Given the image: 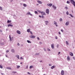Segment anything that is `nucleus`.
I'll return each instance as SVG.
<instances>
[{
  "instance_id": "obj_1",
  "label": "nucleus",
  "mask_w": 75,
  "mask_h": 75,
  "mask_svg": "<svg viewBox=\"0 0 75 75\" xmlns=\"http://www.w3.org/2000/svg\"><path fill=\"white\" fill-rule=\"evenodd\" d=\"M70 1L71 3H72L74 5V6L75 7V2L74 1V0H70Z\"/></svg>"
},
{
  "instance_id": "obj_2",
  "label": "nucleus",
  "mask_w": 75,
  "mask_h": 75,
  "mask_svg": "<svg viewBox=\"0 0 75 75\" xmlns=\"http://www.w3.org/2000/svg\"><path fill=\"white\" fill-rule=\"evenodd\" d=\"M50 12V11L49 10V9H47L46 10V13L47 14H49V13Z\"/></svg>"
},
{
  "instance_id": "obj_3",
  "label": "nucleus",
  "mask_w": 75,
  "mask_h": 75,
  "mask_svg": "<svg viewBox=\"0 0 75 75\" xmlns=\"http://www.w3.org/2000/svg\"><path fill=\"white\" fill-rule=\"evenodd\" d=\"M30 37L31 38H35V36L33 35H30Z\"/></svg>"
},
{
  "instance_id": "obj_4",
  "label": "nucleus",
  "mask_w": 75,
  "mask_h": 75,
  "mask_svg": "<svg viewBox=\"0 0 75 75\" xmlns=\"http://www.w3.org/2000/svg\"><path fill=\"white\" fill-rule=\"evenodd\" d=\"M9 38H10V41H11L12 40H13V37H12V38H11L10 36V35H9Z\"/></svg>"
},
{
  "instance_id": "obj_5",
  "label": "nucleus",
  "mask_w": 75,
  "mask_h": 75,
  "mask_svg": "<svg viewBox=\"0 0 75 75\" xmlns=\"http://www.w3.org/2000/svg\"><path fill=\"white\" fill-rule=\"evenodd\" d=\"M52 5V4H47V5L49 7H51Z\"/></svg>"
},
{
  "instance_id": "obj_6",
  "label": "nucleus",
  "mask_w": 75,
  "mask_h": 75,
  "mask_svg": "<svg viewBox=\"0 0 75 75\" xmlns=\"http://www.w3.org/2000/svg\"><path fill=\"white\" fill-rule=\"evenodd\" d=\"M54 24L56 25V27H58V25H57V22L55 21H54Z\"/></svg>"
},
{
  "instance_id": "obj_7",
  "label": "nucleus",
  "mask_w": 75,
  "mask_h": 75,
  "mask_svg": "<svg viewBox=\"0 0 75 75\" xmlns=\"http://www.w3.org/2000/svg\"><path fill=\"white\" fill-rule=\"evenodd\" d=\"M69 21L65 23V25H67V26L69 25Z\"/></svg>"
},
{
  "instance_id": "obj_8",
  "label": "nucleus",
  "mask_w": 75,
  "mask_h": 75,
  "mask_svg": "<svg viewBox=\"0 0 75 75\" xmlns=\"http://www.w3.org/2000/svg\"><path fill=\"white\" fill-rule=\"evenodd\" d=\"M16 32L18 34H21V32L18 30H17Z\"/></svg>"
},
{
  "instance_id": "obj_9",
  "label": "nucleus",
  "mask_w": 75,
  "mask_h": 75,
  "mask_svg": "<svg viewBox=\"0 0 75 75\" xmlns=\"http://www.w3.org/2000/svg\"><path fill=\"white\" fill-rule=\"evenodd\" d=\"M52 7L53 8L54 10H56V8H57V7L55 6L54 5H52Z\"/></svg>"
},
{
  "instance_id": "obj_10",
  "label": "nucleus",
  "mask_w": 75,
  "mask_h": 75,
  "mask_svg": "<svg viewBox=\"0 0 75 75\" xmlns=\"http://www.w3.org/2000/svg\"><path fill=\"white\" fill-rule=\"evenodd\" d=\"M61 75H64V70H62L61 73Z\"/></svg>"
},
{
  "instance_id": "obj_11",
  "label": "nucleus",
  "mask_w": 75,
  "mask_h": 75,
  "mask_svg": "<svg viewBox=\"0 0 75 75\" xmlns=\"http://www.w3.org/2000/svg\"><path fill=\"white\" fill-rule=\"evenodd\" d=\"M41 13L42 15H46L45 13L44 12H41Z\"/></svg>"
},
{
  "instance_id": "obj_12",
  "label": "nucleus",
  "mask_w": 75,
  "mask_h": 75,
  "mask_svg": "<svg viewBox=\"0 0 75 75\" xmlns=\"http://www.w3.org/2000/svg\"><path fill=\"white\" fill-rule=\"evenodd\" d=\"M45 25H47L48 23V21H45Z\"/></svg>"
},
{
  "instance_id": "obj_13",
  "label": "nucleus",
  "mask_w": 75,
  "mask_h": 75,
  "mask_svg": "<svg viewBox=\"0 0 75 75\" xmlns=\"http://www.w3.org/2000/svg\"><path fill=\"white\" fill-rule=\"evenodd\" d=\"M13 25L11 24H9L8 25V27H9L10 26V27H13Z\"/></svg>"
},
{
  "instance_id": "obj_14",
  "label": "nucleus",
  "mask_w": 75,
  "mask_h": 75,
  "mask_svg": "<svg viewBox=\"0 0 75 75\" xmlns=\"http://www.w3.org/2000/svg\"><path fill=\"white\" fill-rule=\"evenodd\" d=\"M70 55H71V56H72V57L74 56V54H73V53L71 52H70Z\"/></svg>"
},
{
  "instance_id": "obj_15",
  "label": "nucleus",
  "mask_w": 75,
  "mask_h": 75,
  "mask_svg": "<svg viewBox=\"0 0 75 75\" xmlns=\"http://www.w3.org/2000/svg\"><path fill=\"white\" fill-rule=\"evenodd\" d=\"M67 60L68 61H70V58L69 57V56H68L67 57Z\"/></svg>"
},
{
  "instance_id": "obj_16",
  "label": "nucleus",
  "mask_w": 75,
  "mask_h": 75,
  "mask_svg": "<svg viewBox=\"0 0 75 75\" xmlns=\"http://www.w3.org/2000/svg\"><path fill=\"white\" fill-rule=\"evenodd\" d=\"M15 57H17L18 59H20V58H19V55H16L15 56Z\"/></svg>"
},
{
  "instance_id": "obj_17",
  "label": "nucleus",
  "mask_w": 75,
  "mask_h": 75,
  "mask_svg": "<svg viewBox=\"0 0 75 75\" xmlns=\"http://www.w3.org/2000/svg\"><path fill=\"white\" fill-rule=\"evenodd\" d=\"M54 44H52L51 45V47L52 49H54Z\"/></svg>"
},
{
  "instance_id": "obj_18",
  "label": "nucleus",
  "mask_w": 75,
  "mask_h": 75,
  "mask_svg": "<svg viewBox=\"0 0 75 75\" xmlns=\"http://www.w3.org/2000/svg\"><path fill=\"white\" fill-rule=\"evenodd\" d=\"M37 2L38 3H39V4H42V2L41 1H38Z\"/></svg>"
},
{
  "instance_id": "obj_19",
  "label": "nucleus",
  "mask_w": 75,
  "mask_h": 75,
  "mask_svg": "<svg viewBox=\"0 0 75 75\" xmlns=\"http://www.w3.org/2000/svg\"><path fill=\"white\" fill-rule=\"evenodd\" d=\"M11 51H12V52H13V53H14V52H15V51L14 50V49L12 50Z\"/></svg>"
},
{
  "instance_id": "obj_20",
  "label": "nucleus",
  "mask_w": 75,
  "mask_h": 75,
  "mask_svg": "<svg viewBox=\"0 0 75 75\" xmlns=\"http://www.w3.org/2000/svg\"><path fill=\"white\" fill-rule=\"evenodd\" d=\"M54 68L55 66H53L51 67V69H54Z\"/></svg>"
},
{
  "instance_id": "obj_21",
  "label": "nucleus",
  "mask_w": 75,
  "mask_h": 75,
  "mask_svg": "<svg viewBox=\"0 0 75 75\" xmlns=\"http://www.w3.org/2000/svg\"><path fill=\"white\" fill-rule=\"evenodd\" d=\"M7 69H11V68L10 67H8L6 68Z\"/></svg>"
},
{
  "instance_id": "obj_22",
  "label": "nucleus",
  "mask_w": 75,
  "mask_h": 75,
  "mask_svg": "<svg viewBox=\"0 0 75 75\" xmlns=\"http://www.w3.org/2000/svg\"><path fill=\"white\" fill-rule=\"evenodd\" d=\"M27 31L28 33H29V32H30V29H28L27 30Z\"/></svg>"
},
{
  "instance_id": "obj_23",
  "label": "nucleus",
  "mask_w": 75,
  "mask_h": 75,
  "mask_svg": "<svg viewBox=\"0 0 75 75\" xmlns=\"http://www.w3.org/2000/svg\"><path fill=\"white\" fill-rule=\"evenodd\" d=\"M69 16H70L71 17H72V18L74 17V16H72V14H69Z\"/></svg>"
},
{
  "instance_id": "obj_24",
  "label": "nucleus",
  "mask_w": 75,
  "mask_h": 75,
  "mask_svg": "<svg viewBox=\"0 0 75 75\" xmlns=\"http://www.w3.org/2000/svg\"><path fill=\"white\" fill-rule=\"evenodd\" d=\"M27 42H28V43H31V42H30V41L28 40H27Z\"/></svg>"
},
{
  "instance_id": "obj_25",
  "label": "nucleus",
  "mask_w": 75,
  "mask_h": 75,
  "mask_svg": "<svg viewBox=\"0 0 75 75\" xmlns=\"http://www.w3.org/2000/svg\"><path fill=\"white\" fill-rule=\"evenodd\" d=\"M66 44H67V45H69V43H68V41H66Z\"/></svg>"
},
{
  "instance_id": "obj_26",
  "label": "nucleus",
  "mask_w": 75,
  "mask_h": 75,
  "mask_svg": "<svg viewBox=\"0 0 75 75\" xmlns=\"http://www.w3.org/2000/svg\"><path fill=\"white\" fill-rule=\"evenodd\" d=\"M23 6L24 7H27V5L25 4H23Z\"/></svg>"
},
{
  "instance_id": "obj_27",
  "label": "nucleus",
  "mask_w": 75,
  "mask_h": 75,
  "mask_svg": "<svg viewBox=\"0 0 75 75\" xmlns=\"http://www.w3.org/2000/svg\"><path fill=\"white\" fill-rule=\"evenodd\" d=\"M40 54L39 53H36V54H35V55H39Z\"/></svg>"
},
{
  "instance_id": "obj_28",
  "label": "nucleus",
  "mask_w": 75,
  "mask_h": 75,
  "mask_svg": "<svg viewBox=\"0 0 75 75\" xmlns=\"http://www.w3.org/2000/svg\"><path fill=\"white\" fill-rule=\"evenodd\" d=\"M67 4H69V3H70V2H69V1H67Z\"/></svg>"
},
{
  "instance_id": "obj_29",
  "label": "nucleus",
  "mask_w": 75,
  "mask_h": 75,
  "mask_svg": "<svg viewBox=\"0 0 75 75\" xmlns=\"http://www.w3.org/2000/svg\"><path fill=\"white\" fill-rule=\"evenodd\" d=\"M30 12H28V13H27V15H28L29 14V15H30Z\"/></svg>"
},
{
  "instance_id": "obj_30",
  "label": "nucleus",
  "mask_w": 75,
  "mask_h": 75,
  "mask_svg": "<svg viewBox=\"0 0 75 75\" xmlns=\"http://www.w3.org/2000/svg\"><path fill=\"white\" fill-rule=\"evenodd\" d=\"M38 12H37V11H35V14H38Z\"/></svg>"
},
{
  "instance_id": "obj_31",
  "label": "nucleus",
  "mask_w": 75,
  "mask_h": 75,
  "mask_svg": "<svg viewBox=\"0 0 75 75\" xmlns=\"http://www.w3.org/2000/svg\"><path fill=\"white\" fill-rule=\"evenodd\" d=\"M60 21H62V18H60Z\"/></svg>"
},
{
  "instance_id": "obj_32",
  "label": "nucleus",
  "mask_w": 75,
  "mask_h": 75,
  "mask_svg": "<svg viewBox=\"0 0 75 75\" xmlns=\"http://www.w3.org/2000/svg\"><path fill=\"white\" fill-rule=\"evenodd\" d=\"M0 10H3V8H2L0 6Z\"/></svg>"
},
{
  "instance_id": "obj_33",
  "label": "nucleus",
  "mask_w": 75,
  "mask_h": 75,
  "mask_svg": "<svg viewBox=\"0 0 75 75\" xmlns=\"http://www.w3.org/2000/svg\"><path fill=\"white\" fill-rule=\"evenodd\" d=\"M12 73H13V74H16V73H17V72L16 71H13L12 72Z\"/></svg>"
},
{
  "instance_id": "obj_34",
  "label": "nucleus",
  "mask_w": 75,
  "mask_h": 75,
  "mask_svg": "<svg viewBox=\"0 0 75 75\" xmlns=\"http://www.w3.org/2000/svg\"><path fill=\"white\" fill-rule=\"evenodd\" d=\"M66 14L67 15H68L69 14V13H68V11H67L66 12Z\"/></svg>"
},
{
  "instance_id": "obj_35",
  "label": "nucleus",
  "mask_w": 75,
  "mask_h": 75,
  "mask_svg": "<svg viewBox=\"0 0 75 75\" xmlns=\"http://www.w3.org/2000/svg\"><path fill=\"white\" fill-rule=\"evenodd\" d=\"M30 34H31V35H33V32L31 31H30Z\"/></svg>"
},
{
  "instance_id": "obj_36",
  "label": "nucleus",
  "mask_w": 75,
  "mask_h": 75,
  "mask_svg": "<svg viewBox=\"0 0 75 75\" xmlns=\"http://www.w3.org/2000/svg\"><path fill=\"white\" fill-rule=\"evenodd\" d=\"M7 23H10V21H9V20H8Z\"/></svg>"
},
{
  "instance_id": "obj_37",
  "label": "nucleus",
  "mask_w": 75,
  "mask_h": 75,
  "mask_svg": "<svg viewBox=\"0 0 75 75\" xmlns=\"http://www.w3.org/2000/svg\"><path fill=\"white\" fill-rule=\"evenodd\" d=\"M33 68V66H30V69H31V68Z\"/></svg>"
},
{
  "instance_id": "obj_38",
  "label": "nucleus",
  "mask_w": 75,
  "mask_h": 75,
  "mask_svg": "<svg viewBox=\"0 0 75 75\" xmlns=\"http://www.w3.org/2000/svg\"><path fill=\"white\" fill-rule=\"evenodd\" d=\"M0 68L2 69L3 68V67L1 65H0Z\"/></svg>"
},
{
  "instance_id": "obj_39",
  "label": "nucleus",
  "mask_w": 75,
  "mask_h": 75,
  "mask_svg": "<svg viewBox=\"0 0 75 75\" xmlns=\"http://www.w3.org/2000/svg\"><path fill=\"white\" fill-rule=\"evenodd\" d=\"M20 66H18L17 67V68H18H18H20Z\"/></svg>"
},
{
  "instance_id": "obj_40",
  "label": "nucleus",
  "mask_w": 75,
  "mask_h": 75,
  "mask_svg": "<svg viewBox=\"0 0 75 75\" xmlns=\"http://www.w3.org/2000/svg\"><path fill=\"white\" fill-rule=\"evenodd\" d=\"M38 12H39L40 13H41V11H40V10L38 11Z\"/></svg>"
},
{
  "instance_id": "obj_41",
  "label": "nucleus",
  "mask_w": 75,
  "mask_h": 75,
  "mask_svg": "<svg viewBox=\"0 0 75 75\" xmlns=\"http://www.w3.org/2000/svg\"><path fill=\"white\" fill-rule=\"evenodd\" d=\"M47 51H51L50 49H49L48 48L47 49Z\"/></svg>"
},
{
  "instance_id": "obj_42",
  "label": "nucleus",
  "mask_w": 75,
  "mask_h": 75,
  "mask_svg": "<svg viewBox=\"0 0 75 75\" xmlns=\"http://www.w3.org/2000/svg\"><path fill=\"white\" fill-rule=\"evenodd\" d=\"M43 50L45 51H47V50H46V49H45V48H44Z\"/></svg>"
},
{
  "instance_id": "obj_43",
  "label": "nucleus",
  "mask_w": 75,
  "mask_h": 75,
  "mask_svg": "<svg viewBox=\"0 0 75 75\" xmlns=\"http://www.w3.org/2000/svg\"><path fill=\"white\" fill-rule=\"evenodd\" d=\"M59 47V45L57 44V48H58Z\"/></svg>"
},
{
  "instance_id": "obj_44",
  "label": "nucleus",
  "mask_w": 75,
  "mask_h": 75,
  "mask_svg": "<svg viewBox=\"0 0 75 75\" xmlns=\"http://www.w3.org/2000/svg\"><path fill=\"white\" fill-rule=\"evenodd\" d=\"M41 17L42 18H44V16H43V15H42L41 16Z\"/></svg>"
},
{
  "instance_id": "obj_45",
  "label": "nucleus",
  "mask_w": 75,
  "mask_h": 75,
  "mask_svg": "<svg viewBox=\"0 0 75 75\" xmlns=\"http://www.w3.org/2000/svg\"><path fill=\"white\" fill-rule=\"evenodd\" d=\"M28 75H31V74H30V72H28Z\"/></svg>"
},
{
  "instance_id": "obj_46",
  "label": "nucleus",
  "mask_w": 75,
  "mask_h": 75,
  "mask_svg": "<svg viewBox=\"0 0 75 75\" xmlns=\"http://www.w3.org/2000/svg\"><path fill=\"white\" fill-rule=\"evenodd\" d=\"M37 38L38 40H40V38L38 37H37Z\"/></svg>"
},
{
  "instance_id": "obj_47",
  "label": "nucleus",
  "mask_w": 75,
  "mask_h": 75,
  "mask_svg": "<svg viewBox=\"0 0 75 75\" xmlns=\"http://www.w3.org/2000/svg\"><path fill=\"white\" fill-rule=\"evenodd\" d=\"M8 52H9V50H7V51H6V52H7V53Z\"/></svg>"
},
{
  "instance_id": "obj_48",
  "label": "nucleus",
  "mask_w": 75,
  "mask_h": 75,
  "mask_svg": "<svg viewBox=\"0 0 75 75\" xmlns=\"http://www.w3.org/2000/svg\"><path fill=\"white\" fill-rule=\"evenodd\" d=\"M61 31H62V32H64V30H62V29H61Z\"/></svg>"
},
{
  "instance_id": "obj_49",
  "label": "nucleus",
  "mask_w": 75,
  "mask_h": 75,
  "mask_svg": "<svg viewBox=\"0 0 75 75\" xmlns=\"http://www.w3.org/2000/svg\"><path fill=\"white\" fill-rule=\"evenodd\" d=\"M73 58L74 59V60H75V57H73Z\"/></svg>"
},
{
  "instance_id": "obj_50",
  "label": "nucleus",
  "mask_w": 75,
  "mask_h": 75,
  "mask_svg": "<svg viewBox=\"0 0 75 75\" xmlns=\"http://www.w3.org/2000/svg\"><path fill=\"white\" fill-rule=\"evenodd\" d=\"M65 8L66 9H68V7H67V6H66V7H65Z\"/></svg>"
},
{
  "instance_id": "obj_51",
  "label": "nucleus",
  "mask_w": 75,
  "mask_h": 75,
  "mask_svg": "<svg viewBox=\"0 0 75 75\" xmlns=\"http://www.w3.org/2000/svg\"><path fill=\"white\" fill-rule=\"evenodd\" d=\"M39 44H42V42H39Z\"/></svg>"
},
{
  "instance_id": "obj_52",
  "label": "nucleus",
  "mask_w": 75,
  "mask_h": 75,
  "mask_svg": "<svg viewBox=\"0 0 75 75\" xmlns=\"http://www.w3.org/2000/svg\"><path fill=\"white\" fill-rule=\"evenodd\" d=\"M49 66H50V67H51V66H52V65L50 64H49Z\"/></svg>"
},
{
  "instance_id": "obj_53",
  "label": "nucleus",
  "mask_w": 75,
  "mask_h": 75,
  "mask_svg": "<svg viewBox=\"0 0 75 75\" xmlns=\"http://www.w3.org/2000/svg\"><path fill=\"white\" fill-rule=\"evenodd\" d=\"M55 39H58V37H57V36H55Z\"/></svg>"
},
{
  "instance_id": "obj_54",
  "label": "nucleus",
  "mask_w": 75,
  "mask_h": 75,
  "mask_svg": "<svg viewBox=\"0 0 75 75\" xmlns=\"http://www.w3.org/2000/svg\"><path fill=\"white\" fill-rule=\"evenodd\" d=\"M20 59H24V58H23V57H21L20 58Z\"/></svg>"
},
{
  "instance_id": "obj_55",
  "label": "nucleus",
  "mask_w": 75,
  "mask_h": 75,
  "mask_svg": "<svg viewBox=\"0 0 75 75\" xmlns=\"http://www.w3.org/2000/svg\"><path fill=\"white\" fill-rule=\"evenodd\" d=\"M58 33H59V35H61V33H60V32H58Z\"/></svg>"
},
{
  "instance_id": "obj_56",
  "label": "nucleus",
  "mask_w": 75,
  "mask_h": 75,
  "mask_svg": "<svg viewBox=\"0 0 75 75\" xmlns=\"http://www.w3.org/2000/svg\"><path fill=\"white\" fill-rule=\"evenodd\" d=\"M18 46H20V44L18 43Z\"/></svg>"
},
{
  "instance_id": "obj_57",
  "label": "nucleus",
  "mask_w": 75,
  "mask_h": 75,
  "mask_svg": "<svg viewBox=\"0 0 75 75\" xmlns=\"http://www.w3.org/2000/svg\"><path fill=\"white\" fill-rule=\"evenodd\" d=\"M0 32H1V33H2V30H0Z\"/></svg>"
},
{
  "instance_id": "obj_58",
  "label": "nucleus",
  "mask_w": 75,
  "mask_h": 75,
  "mask_svg": "<svg viewBox=\"0 0 75 75\" xmlns=\"http://www.w3.org/2000/svg\"><path fill=\"white\" fill-rule=\"evenodd\" d=\"M30 16H32V14H31L30 13V15H29Z\"/></svg>"
},
{
  "instance_id": "obj_59",
  "label": "nucleus",
  "mask_w": 75,
  "mask_h": 75,
  "mask_svg": "<svg viewBox=\"0 0 75 75\" xmlns=\"http://www.w3.org/2000/svg\"><path fill=\"white\" fill-rule=\"evenodd\" d=\"M59 54H60V52H59L58 54L59 55Z\"/></svg>"
},
{
  "instance_id": "obj_60",
  "label": "nucleus",
  "mask_w": 75,
  "mask_h": 75,
  "mask_svg": "<svg viewBox=\"0 0 75 75\" xmlns=\"http://www.w3.org/2000/svg\"><path fill=\"white\" fill-rule=\"evenodd\" d=\"M26 68L27 69H28V66H27V67H26Z\"/></svg>"
},
{
  "instance_id": "obj_61",
  "label": "nucleus",
  "mask_w": 75,
  "mask_h": 75,
  "mask_svg": "<svg viewBox=\"0 0 75 75\" xmlns=\"http://www.w3.org/2000/svg\"><path fill=\"white\" fill-rule=\"evenodd\" d=\"M39 17H40V18L41 17V16L40 15L39 16Z\"/></svg>"
},
{
  "instance_id": "obj_62",
  "label": "nucleus",
  "mask_w": 75,
  "mask_h": 75,
  "mask_svg": "<svg viewBox=\"0 0 75 75\" xmlns=\"http://www.w3.org/2000/svg\"><path fill=\"white\" fill-rule=\"evenodd\" d=\"M6 57H7V58H8V56H7V55H6Z\"/></svg>"
},
{
  "instance_id": "obj_63",
  "label": "nucleus",
  "mask_w": 75,
  "mask_h": 75,
  "mask_svg": "<svg viewBox=\"0 0 75 75\" xmlns=\"http://www.w3.org/2000/svg\"><path fill=\"white\" fill-rule=\"evenodd\" d=\"M1 75H4V73H1Z\"/></svg>"
},
{
  "instance_id": "obj_64",
  "label": "nucleus",
  "mask_w": 75,
  "mask_h": 75,
  "mask_svg": "<svg viewBox=\"0 0 75 75\" xmlns=\"http://www.w3.org/2000/svg\"><path fill=\"white\" fill-rule=\"evenodd\" d=\"M21 64H23L22 62H21L20 63Z\"/></svg>"
}]
</instances>
